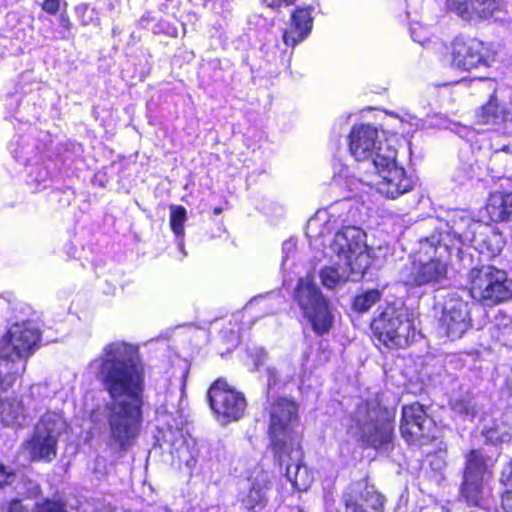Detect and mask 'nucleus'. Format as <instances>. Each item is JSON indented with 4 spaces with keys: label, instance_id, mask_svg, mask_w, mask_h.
I'll return each instance as SVG.
<instances>
[{
    "label": "nucleus",
    "instance_id": "f257e3e1",
    "mask_svg": "<svg viewBox=\"0 0 512 512\" xmlns=\"http://www.w3.org/2000/svg\"><path fill=\"white\" fill-rule=\"evenodd\" d=\"M90 368L110 397L91 413V420H105L109 442L125 449L138 436L142 421L145 369L139 347L120 340L108 343Z\"/></svg>",
    "mask_w": 512,
    "mask_h": 512
},
{
    "label": "nucleus",
    "instance_id": "f03ea898",
    "mask_svg": "<svg viewBox=\"0 0 512 512\" xmlns=\"http://www.w3.org/2000/svg\"><path fill=\"white\" fill-rule=\"evenodd\" d=\"M447 229L420 241L411 267L402 271L403 283L410 287L441 285L447 280V258L452 249L475 241V229L480 225L465 212L455 213Z\"/></svg>",
    "mask_w": 512,
    "mask_h": 512
},
{
    "label": "nucleus",
    "instance_id": "7ed1b4c3",
    "mask_svg": "<svg viewBox=\"0 0 512 512\" xmlns=\"http://www.w3.org/2000/svg\"><path fill=\"white\" fill-rule=\"evenodd\" d=\"M40 340L39 329L31 322L14 324L0 341V392L9 389L24 371L21 361Z\"/></svg>",
    "mask_w": 512,
    "mask_h": 512
},
{
    "label": "nucleus",
    "instance_id": "20e7f679",
    "mask_svg": "<svg viewBox=\"0 0 512 512\" xmlns=\"http://www.w3.org/2000/svg\"><path fill=\"white\" fill-rule=\"evenodd\" d=\"M269 434L274 454L283 463L286 446L292 449L294 459L300 456V437L295 427L298 423V405L291 399L268 398Z\"/></svg>",
    "mask_w": 512,
    "mask_h": 512
},
{
    "label": "nucleus",
    "instance_id": "39448f33",
    "mask_svg": "<svg viewBox=\"0 0 512 512\" xmlns=\"http://www.w3.org/2000/svg\"><path fill=\"white\" fill-rule=\"evenodd\" d=\"M349 430L375 449L387 450L393 437V426L386 411L373 403H361L351 416Z\"/></svg>",
    "mask_w": 512,
    "mask_h": 512
},
{
    "label": "nucleus",
    "instance_id": "423d86ee",
    "mask_svg": "<svg viewBox=\"0 0 512 512\" xmlns=\"http://www.w3.org/2000/svg\"><path fill=\"white\" fill-rule=\"evenodd\" d=\"M328 248L343 265L350 268L353 278H362L370 266V254L365 232L355 226H346L335 233Z\"/></svg>",
    "mask_w": 512,
    "mask_h": 512
},
{
    "label": "nucleus",
    "instance_id": "0eeeda50",
    "mask_svg": "<svg viewBox=\"0 0 512 512\" xmlns=\"http://www.w3.org/2000/svg\"><path fill=\"white\" fill-rule=\"evenodd\" d=\"M468 283L472 298L485 306H494L512 297V282L506 272L493 266L471 269Z\"/></svg>",
    "mask_w": 512,
    "mask_h": 512
},
{
    "label": "nucleus",
    "instance_id": "6e6552de",
    "mask_svg": "<svg viewBox=\"0 0 512 512\" xmlns=\"http://www.w3.org/2000/svg\"><path fill=\"white\" fill-rule=\"evenodd\" d=\"M294 300L316 334L324 335L331 330L334 315L330 304L309 277L300 278L294 290Z\"/></svg>",
    "mask_w": 512,
    "mask_h": 512
},
{
    "label": "nucleus",
    "instance_id": "1a4fd4ad",
    "mask_svg": "<svg viewBox=\"0 0 512 512\" xmlns=\"http://www.w3.org/2000/svg\"><path fill=\"white\" fill-rule=\"evenodd\" d=\"M373 335L388 348H402L415 337V327L403 308L386 306L371 323Z\"/></svg>",
    "mask_w": 512,
    "mask_h": 512
},
{
    "label": "nucleus",
    "instance_id": "9d476101",
    "mask_svg": "<svg viewBox=\"0 0 512 512\" xmlns=\"http://www.w3.org/2000/svg\"><path fill=\"white\" fill-rule=\"evenodd\" d=\"M374 179L366 182L387 198L395 199L413 188V180L406 175L404 168L396 163V150L386 148L374 160Z\"/></svg>",
    "mask_w": 512,
    "mask_h": 512
},
{
    "label": "nucleus",
    "instance_id": "9b49d317",
    "mask_svg": "<svg viewBox=\"0 0 512 512\" xmlns=\"http://www.w3.org/2000/svg\"><path fill=\"white\" fill-rule=\"evenodd\" d=\"M66 427V422L60 414L45 413L36 425L32 438L25 443V449L31 459L52 461L57 454L58 438Z\"/></svg>",
    "mask_w": 512,
    "mask_h": 512
},
{
    "label": "nucleus",
    "instance_id": "f8f14e48",
    "mask_svg": "<svg viewBox=\"0 0 512 512\" xmlns=\"http://www.w3.org/2000/svg\"><path fill=\"white\" fill-rule=\"evenodd\" d=\"M450 56L453 66L469 71L478 66L489 67L496 61L497 52L477 38L457 36L451 42Z\"/></svg>",
    "mask_w": 512,
    "mask_h": 512
},
{
    "label": "nucleus",
    "instance_id": "ddd939ff",
    "mask_svg": "<svg viewBox=\"0 0 512 512\" xmlns=\"http://www.w3.org/2000/svg\"><path fill=\"white\" fill-rule=\"evenodd\" d=\"M487 461L478 450H472L467 456L461 493L472 505H481L489 494L487 481L490 471Z\"/></svg>",
    "mask_w": 512,
    "mask_h": 512
},
{
    "label": "nucleus",
    "instance_id": "4468645a",
    "mask_svg": "<svg viewBox=\"0 0 512 512\" xmlns=\"http://www.w3.org/2000/svg\"><path fill=\"white\" fill-rule=\"evenodd\" d=\"M209 403L222 424L240 419L246 408L243 394L231 389L227 382L218 379L208 391Z\"/></svg>",
    "mask_w": 512,
    "mask_h": 512
},
{
    "label": "nucleus",
    "instance_id": "2eb2a0df",
    "mask_svg": "<svg viewBox=\"0 0 512 512\" xmlns=\"http://www.w3.org/2000/svg\"><path fill=\"white\" fill-rule=\"evenodd\" d=\"M348 139L349 151L355 160L367 162L372 167L375 158L389 148L383 147L378 129L370 124L354 125Z\"/></svg>",
    "mask_w": 512,
    "mask_h": 512
},
{
    "label": "nucleus",
    "instance_id": "dca6fc26",
    "mask_svg": "<svg viewBox=\"0 0 512 512\" xmlns=\"http://www.w3.org/2000/svg\"><path fill=\"white\" fill-rule=\"evenodd\" d=\"M345 512H383L384 497L365 480L352 483L343 493Z\"/></svg>",
    "mask_w": 512,
    "mask_h": 512
},
{
    "label": "nucleus",
    "instance_id": "f3484780",
    "mask_svg": "<svg viewBox=\"0 0 512 512\" xmlns=\"http://www.w3.org/2000/svg\"><path fill=\"white\" fill-rule=\"evenodd\" d=\"M446 8L468 24L490 20L499 12L503 0H446Z\"/></svg>",
    "mask_w": 512,
    "mask_h": 512
},
{
    "label": "nucleus",
    "instance_id": "a211bd4d",
    "mask_svg": "<svg viewBox=\"0 0 512 512\" xmlns=\"http://www.w3.org/2000/svg\"><path fill=\"white\" fill-rule=\"evenodd\" d=\"M433 420L419 403L406 405L402 410L400 431L408 443L432 436Z\"/></svg>",
    "mask_w": 512,
    "mask_h": 512
},
{
    "label": "nucleus",
    "instance_id": "6ab92c4d",
    "mask_svg": "<svg viewBox=\"0 0 512 512\" xmlns=\"http://www.w3.org/2000/svg\"><path fill=\"white\" fill-rule=\"evenodd\" d=\"M440 325L452 340L461 338L471 327L468 303L462 299L450 298L443 308Z\"/></svg>",
    "mask_w": 512,
    "mask_h": 512
},
{
    "label": "nucleus",
    "instance_id": "aec40b11",
    "mask_svg": "<svg viewBox=\"0 0 512 512\" xmlns=\"http://www.w3.org/2000/svg\"><path fill=\"white\" fill-rule=\"evenodd\" d=\"M272 473L258 465L250 471L248 481L250 489L247 494L241 497L242 506L252 512L264 508L267 502V491L272 486Z\"/></svg>",
    "mask_w": 512,
    "mask_h": 512
},
{
    "label": "nucleus",
    "instance_id": "412c9836",
    "mask_svg": "<svg viewBox=\"0 0 512 512\" xmlns=\"http://www.w3.org/2000/svg\"><path fill=\"white\" fill-rule=\"evenodd\" d=\"M313 11L314 7L311 5L297 6L293 9L288 26L282 33V40L286 46L295 48L310 35L314 22Z\"/></svg>",
    "mask_w": 512,
    "mask_h": 512
},
{
    "label": "nucleus",
    "instance_id": "4be33fe9",
    "mask_svg": "<svg viewBox=\"0 0 512 512\" xmlns=\"http://www.w3.org/2000/svg\"><path fill=\"white\" fill-rule=\"evenodd\" d=\"M335 209V206H331L329 209L319 210L308 220L306 236L312 248L320 250L327 247L325 238L335 228V220H331L335 216Z\"/></svg>",
    "mask_w": 512,
    "mask_h": 512
},
{
    "label": "nucleus",
    "instance_id": "5701e85b",
    "mask_svg": "<svg viewBox=\"0 0 512 512\" xmlns=\"http://www.w3.org/2000/svg\"><path fill=\"white\" fill-rule=\"evenodd\" d=\"M279 465H286V477L292 483L295 489L299 491H306L313 482V474L307 466L303 465L302 450L300 449V456L294 459L292 449L286 446V453L284 455L283 463H281L279 457L275 455Z\"/></svg>",
    "mask_w": 512,
    "mask_h": 512
},
{
    "label": "nucleus",
    "instance_id": "b1692460",
    "mask_svg": "<svg viewBox=\"0 0 512 512\" xmlns=\"http://www.w3.org/2000/svg\"><path fill=\"white\" fill-rule=\"evenodd\" d=\"M25 419V409L20 400L7 399L0 402L1 423L6 426H21Z\"/></svg>",
    "mask_w": 512,
    "mask_h": 512
},
{
    "label": "nucleus",
    "instance_id": "393cba45",
    "mask_svg": "<svg viewBox=\"0 0 512 512\" xmlns=\"http://www.w3.org/2000/svg\"><path fill=\"white\" fill-rule=\"evenodd\" d=\"M487 209L495 220H505L512 214V191L492 193L488 199Z\"/></svg>",
    "mask_w": 512,
    "mask_h": 512
},
{
    "label": "nucleus",
    "instance_id": "a878e982",
    "mask_svg": "<svg viewBox=\"0 0 512 512\" xmlns=\"http://www.w3.org/2000/svg\"><path fill=\"white\" fill-rule=\"evenodd\" d=\"M353 277H354V274L351 271V269L344 265L341 268V271L334 266H329V267L323 268L320 272L321 282L328 289L336 288L348 280L358 281L361 279V278H353Z\"/></svg>",
    "mask_w": 512,
    "mask_h": 512
},
{
    "label": "nucleus",
    "instance_id": "bb28decb",
    "mask_svg": "<svg viewBox=\"0 0 512 512\" xmlns=\"http://www.w3.org/2000/svg\"><path fill=\"white\" fill-rule=\"evenodd\" d=\"M187 220V211L183 206L172 205L170 207V227L173 233L175 234L179 250L183 253V256L186 255L184 252V224Z\"/></svg>",
    "mask_w": 512,
    "mask_h": 512
},
{
    "label": "nucleus",
    "instance_id": "cd10ccee",
    "mask_svg": "<svg viewBox=\"0 0 512 512\" xmlns=\"http://www.w3.org/2000/svg\"><path fill=\"white\" fill-rule=\"evenodd\" d=\"M505 119V110L500 107L497 98H490L477 112V121L479 124H496Z\"/></svg>",
    "mask_w": 512,
    "mask_h": 512
},
{
    "label": "nucleus",
    "instance_id": "c85d7f7f",
    "mask_svg": "<svg viewBox=\"0 0 512 512\" xmlns=\"http://www.w3.org/2000/svg\"><path fill=\"white\" fill-rule=\"evenodd\" d=\"M451 408L456 414L464 418H474L478 412L475 399L469 395L452 400Z\"/></svg>",
    "mask_w": 512,
    "mask_h": 512
},
{
    "label": "nucleus",
    "instance_id": "c756f323",
    "mask_svg": "<svg viewBox=\"0 0 512 512\" xmlns=\"http://www.w3.org/2000/svg\"><path fill=\"white\" fill-rule=\"evenodd\" d=\"M380 298L381 293L379 290H369L355 297L353 307L358 312H366L376 304Z\"/></svg>",
    "mask_w": 512,
    "mask_h": 512
},
{
    "label": "nucleus",
    "instance_id": "7c9ffc66",
    "mask_svg": "<svg viewBox=\"0 0 512 512\" xmlns=\"http://www.w3.org/2000/svg\"><path fill=\"white\" fill-rule=\"evenodd\" d=\"M486 440L492 444L506 443L511 440V433L505 425H494L483 431Z\"/></svg>",
    "mask_w": 512,
    "mask_h": 512
},
{
    "label": "nucleus",
    "instance_id": "2f4dec72",
    "mask_svg": "<svg viewBox=\"0 0 512 512\" xmlns=\"http://www.w3.org/2000/svg\"><path fill=\"white\" fill-rule=\"evenodd\" d=\"M50 173L42 164L34 165L29 171V182L36 188L49 180Z\"/></svg>",
    "mask_w": 512,
    "mask_h": 512
},
{
    "label": "nucleus",
    "instance_id": "473e14b6",
    "mask_svg": "<svg viewBox=\"0 0 512 512\" xmlns=\"http://www.w3.org/2000/svg\"><path fill=\"white\" fill-rule=\"evenodd\" d=\"M16 160L23 164H28L32 160V155L35 154L34 147L29 144H18V147L13 150Z\"/></svg>",
    "mask_w": 512,
    "mask_h": 512
},
{
    "label": "nucleus",
    "instance_id": "72a5a7b5",
    "mask_svg": "<svg viewBox=\"0 0 512 512\" xmlns=\"http://www.w3.org/2000/svg\"><path fill=\"white\" fill-rule=\"evenodd\" d=\"M67 2L65 0H43L41 9L49 15H56L61 10H66Z\"/></svg>",
    "mask_w": 512,
    "mask_h": 512
},
{
    "label": "nucleus",
    "instance_id": "f704fd0d",
    "mask_svg": "<svg viewBox=\"0 0 512 512\" xmlns=\"http://www.w3.org/2000/svg\"><path fill=\"white\" fill-rule=\"evenodd\" d=\"M296 252V242L292 239L286 240L282 244V262L281 267L283 270H287L288 267V260L290 258H293Z\"/></svg>",
    "mask_w": 512,
    "mask_h": 512
},
{
    "label": "nucleus",
    "instance_id": "c9c22d12",
    "mask_svg": "<svg viewBox=\"0 0 512 512\" xmlns=\"http://www.w3.org/2000/svg\"><path fill=\"white\" fill-rule=\"evenodd\" d=\"M15 473L14 470L10 467L5 466L0 461V488L11 485L15 480Z\"/></svg>",
    "mask_w": 512,
    "mask_h": 512
},
{
    "label": "nucleus",
    "instance_id": "e433bc0d",
    "mask_svg": "<svg viewBox=\"0 0 512 512\" xmlns=\"http://www.w3.org/2000/svg\"><path fill=\"white\" fill-rule=\"evenodd\" d=\"M178 433L181 434L180 432H178ZM180 436H181V438L177 439L176 442H173L172 446L175 447V451H176V453H178L179 460L182 462H185L187 466H191L192 459H189L183 455L182 450H187L188 447L186 445V442L182 439V435H180Z\"/></svg>",
    "mask_w": 512,
    "mask_h": 512
},
{
    "label": "nucleus",
    "instance_id": "4c0bfd02",
    "mask_svg": "<svg viewBox=\"0 0 512 512\" xmlns=\"http://www.w3.org/2000/svg\"><path fill=\"white\" fill-rule=\"evenodd\" d=\"M500 481L506 489H512V461L503 468Z\"/></svg>",
    "mask_w": 512,
    "mask_h": 512
},
{
    "label": "nucleus",
    "instance_id": "58836bf2",
    "mask_svg": "<svg viewBox=\"0 0 512 512\" xmlns=\"http://www.w3.org/2000/svg\"><path fill=\"white\" fill-rule=\"evenodd\" d=\"M39 512H66L64 506L56 501H45L40 507Z\"/></svg>",
    "mask_w": 512,
    "mask_h": 512
},
{
    "label": "nucleus",
    "instance_id": "ea45409f",
    "mask_svg": "<svg viewBox=\"0 0 512 512\" xmlns=\"http://www.w3.org/2000/svg\"><path fill=\"white\" fill-rule=\"evenodd\" d=\"M501 507L503 512H512V488L506 489L501 496Z\"/></svg>",
    "mask_w": 512,
    "mask_h": 512
},
{
    "label": "nucleus",
    "instance_id": "a19ab883",
    "mask_svg": "<svg viewBox=\"0 0 512 512\" xmlns=\"http://www.w3.org/2000/svg\"><path fill=\"white\" fill-rule=\"evenodd\" d=\"M59 25L66 31H70L73 27V24L70 20V17L66 10H63L58 17Z\"/></svg>",
    "mask_w": 512,
    "mask_h": 512
},
{
    "label": "nucleus",
    "instance_id": "79ce46f5",
    "mask_svg": "<svg viewBox=\"0 0 512 512\" xmlns=\"http://www.w3.org/2000/svg\"><path fill=\"white\" fill-rule=\"evenodd\" d=\"M268 374V389L270 390L273 386H276L278 383L282 382L278 379V372L274 368H268L267 369Z\"/></svg>",
    "mask_w": 512,
    "mask_h": 512
},
{
    "label": "nucleus",
    "instance_id": "37998d69",
    "mask_svg": "<svg viewBox=\"0 0 512 512\" xmlns=\"http://www.w3.org/2000/svg\"><path fill=\"white\" fill-rule=\"evenodd\" d=\"M261 4L273 10H279L284 6L283 0H260Z\"/></svg>",
    "mask_w": 512,
    "mask_h": 512
},
{
    "label": "nucleus",
    "instance_id": "c03bdc74",
    "mask_svg": "<svg viewBox=\"0 0 512 512\" xmlns=\"http://www.w3.org/2000/svg\"><path fill=\"white\" fill-rule=\"evenodd\" d=\"M8 512H28V510L21 504V502L13 501L9 506Z\"/></svg>",
    "mask_w": 512,
    "mask_h": 512
},
{
    "label": "nucleus",
    "instance_id": "a18cd8bd",
    "mask_svg": "<svg viewBox=\"0 0 512 512\" xmlns=\"http://www.w3.org/2000/svg\"><path fill=\"white\" fill-rule=\"evenodd\" d=\"M30 488H29V493L31 496H36L40 493V487L39 485L33 483V482H30Z\"/></svg>",
    "mask_w": 512,
    "mask_h": 512
},
{
    "label": "nucleus",
    "instance_id": "49530a36",
    "mask_svg": "<svg viewBox=\"0 0 512 512\" xmlns=\"http://www.w3.org/2000/svg\"><path fill=\"white\" fill-rule=\"evenodd\" d=\"M343 178V175L341 172L338 173V175H335L334 178H333V182L336 184V185H340L341 184V180Z\"/></svg>",
    "mask_w": 512,
    "mask_h": 512
},
{
    "label": "nucleus",
    "instance_id": "de8ad7c7",
    "mask_svg": "<svg viewBox=\"0 0 512 512\" xmlns=\"http://www.w3.org/2000/svg\"><path fill=\"white\" fill-rule=\"evenodd\" d=\"M88 9V5H83L81 7H78L76 10L77 12H82V13H85Z\"/></svg>",
    "mask_w": 512,
    "mask_h": 512
},
{
    "label": "nucleus",
    "instance_id": "09e8293b",
    "mask_svg": "<svg viewBox=\"0 0 512 512\" xmlns=\"http://www.w3.org/2000/svg\"><path fill=\"white\" fill-rule=\"evenodd\" d=\"M222 212V209L220 207L214 208V214L218 215Z\"/></svg>",
    "mask_w": 512,
    "mask_h": 512
},
{
    "label": "nucleus",
    "instance_id": "8fccbe9b",
    "mask_svg": "<svg viewBox=\"0 0 512 512\" xmlns=\"http://www.w3.org/2000/svg\"><path fill=\"white\" fill-rule=\"evenodd\" d=\"M388 91L387 88H383L382 91H372L373 93H376V94H381V93H386Z\"/></svg>",
    "mask_w": 512,
    "mask_h": 512
}]
</instances>
